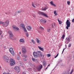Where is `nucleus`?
I'll return each instance as SVG.
<instances>
[{
	"label": "nucleus",
	"instance_id": "4d7b16f0",
	"mask_svg": "<svg viewBox=\"0 0 74 74\" xmlns=\"http://www.w3.org/2000/svg\"><path fill=\"white\" fill-rule=\"evenodd\" d=\"M14 16H15L16 15V14H13Z\"/></svg>",
	"mask_w": 74,
	"mask_h": 74
},
{
	"label": "nucleus",
	"instance_id": "cd10ccee",
	"mask_svg": "<svg viewBox=\"0 0 74 74\" xmlns=\"http://www.w3.org/2000/svg\"><path fill=\"white\" fill-rule=\"evenodd\" d=\"M17 60H19V59H20V58H19V56H17Z\"/></svg>",
	"mask_w": 74,
	"mask_h": 74
},
{
	"label": "nucleus",
	"instance_id": "473e14b6",
	"mask_svg": "<svg viewBox=\"0 0 74 74\" xmlns=\"http://www.w3.org/2000/svg\"><path fill=\"white\" fill-rule=\"evenodd\" d=\"M47 57H50L51 56V54H48L47 55Z\"/></svg>",
	"mask_w": 74,
	"mask_h": 74
},
{
	"label": "nucleus",
	"instance_id": "de8ad7c7",
	"mask_svg": "<svg viewBox=\"0 0 74 74\" xmlns=\"http://www.w3.org/2000/svg\"><path fill=\"white\" fill-rule=\"evenodd\" d=\"M33 3V4H32V6L33 7H35V6H34V4H33V3Z\"/></svg>",
	"mask_w": 74,
	"mask_h": 74
},
{
	"label": "nucleus",
	"instance_id": "bb28decb",
	"mask_svg": "<svg viewBox=\"0 0 74 74\" xmlns=\"http://www.w3.org/2000/svg\"><path fill=\"white\" fill-rule=\"evenodd\" d=\"M20 42H24V40L22 39H21L20 40Z\"/></svg>",
	"mask_w": 74,
	"mask_h": 74
},
{
	"label": "nucleus",
	"instance_id": "338daca9",
	"mask_svg": "<svg viewBox=\"0 0 74 74\" xmlns=\"http://www.w3.org/2000/svg\"><path fill=\"white\" fill-rule=\"evenodd\" d=\"M47 68H48V67H46V68L45 69V70H47Z\"/></svg>",
	"mask_w": 74,
	"mask_h": 74
},
{
	"label": "nucleus",
	"instance_id": "9b49d317",
	"mask_svg": "<svg viewBox=\"0 0 74 74\" xmlns=\"http://www.w3.org/2000/svg\"><path fill=\"white\" fill-rule=\"evenodd\" d=\"M12 27L13 29H14L15 30H19V28L16 27V26L15 25H12Z\"/></svg>",
	"mask_w": 74,
	"mask_h": 74
},
{
	"label": "nucleus",
	"instance_id": "5fc2aeb1",
	"mask_svg": "<svg viewBox=\"0 0 74 74\" xmlns=\"http://www.w3.org/2000/svg\"><path fill=\"white\" fill-rule=\"evenodd\" d=\"M3 74H7V73H3Z\"/></svg>",
	"mask_w": 74,
	"mask_h": 74
},
{
	"label": "nucleus",
	"instance_id": "69168bd1",
	"mask_svg": "<svg viewBox=\"0 0 74 74\" xmlns=\"http://www.w3.org/2000/svg\"><path fill=\"white\" fill-rule=\"evenodd\" d=\"M65 47H66V48L67 47V45H65Z\"/></svg>",
	"mask_w": 74,
	"mask_h": 74
},
{
	"label": "nucleus",
	"instance_id": "a211bd4d",
	"mask_svg": "<svg viewBox=\"0 0 74 74\" xmlns=\"http://www.w3.org/2000/svg\"><path fill=\"white\" fill-rule=\"evenodd\" d=\"M48 8V6H46V7H45L44 8L42 9V10H43L44 11H45L46 10H47Z\"/></svg>",
	"mask_w": 74,
	"mask_h": 74
},
{
	"label": "nucleus",
	"instance_id": "c9c22d12",
	"mask_svg": "<svg viewBox=\"0 0 74 74\" xmlns=\"http://www.w3.org/2000/svg\"><path fill=\"white\" fill-rule=\"evenodd\" d=\"M62 74H69V73H68V72H64L62 73Z\"/></svg>",
	"mask_w": 74,
	"mask_h": 74
},
{
	"label": "nucleus",
	"instance_id": "603ef678",
	"mask_svg": "<svg viewBox=\"0 0 74 74\" xmlns=\"http://www.w3.org/2000/svg\"><path fill=\"white\" fill-rule=\"evenodd\" d=\"M55 15L56 16V15H58V13H56L55 14Z\"/></svg>",
	"mask_w": 74,
	"mask_h": 74
},
{
	"label": "nucleus",
	"instance_id": "58836bf2",
	"mask_svg": "<svg viewBox=\"0 0 74 74\" xmlns=\"http://www.w3.org/2000/svg\"><path fill=\"white\" fill-rule=\"evenodd\" d=\"M40 29L41 30H44V28L42 27H40Z\"/></svg>",
	"mask_w": 74,
	"mask_h": 74
},
{
	"label": "nucleus",
	"instance_id": "4468645a",
	"mask_svg": "<svg viewBox=\"0 0 74 74\" xmlns=\"http://www.w3.org/2000/svg\"><path fill=\"white\" fill-rule=\"evenodd\" d=\"M27 28L29 31L30 30H32V27L30 26H28L27 27Z\"/></svg>",
	"mask_w": 74,
	"mask_h": 74
},
{
	"label": "nucleus",
	"instance_id": "0e129e2a",
	"mask_svg": "<svg viewBox=\"0 0 74 74\" xmlns=\"http://www.w3.org/2000/svg\"><path fill=\"white\" fill-rule=\"evenodd\" d=\"M52 28H53V25L52 24Z\"/></svg>",
	"mask_w": 74,
	"mask_h": 74
},
{
	"label": "nucleus",
	"instance_id": "a18cd8bd",
	"mask_svg": "<svg viewBox=\"0 0 74 74\" xmlns=\"http://www.w3.org/2000/svg\"><path fill=\"white\" fill-rule=\"evenodd\" d=\"M34 71H36V68H34L33 69Z\"/></svg>",
	"mask_w": 74,
	"mask_h": 74
},
{
	"label": "nucleus",
	"instance_id": "052dcab7",
	"mask_svg": "<svg viewBox=\"0 0 74 74\" xmlns=\"http://www.w3.org/2000/svg\"><path fill=\"white\" fill-rule=\"evenodd\" d=\"M58 55H59V53H58L57 54V56H58Z\"/></svg>",
	"mask_w": 74,
	"mask_h": 74
},
{
	"label": "nucleus",
	"instance_id": "ea45409f",
	"mask_svg": "<svg viewBox=\"0 0 74 74\" xmlns=\"http://www.w3.org/2000/svg\"><path fill=\"white\" fill-rule=\"evenodd\" d=\"M70 2L69 1H67V4H68V5H69V4H70Z\"/></svg>",
	"mask_w": 74,
	"mask_h": 74
},
{
	"label": "nucleus",
	"instance_id": "20e7f679",
	"mask_svg": "<svg viewBox=\"0 0 74 74\" xmlns=\"http://www.w3.org/2000/svg\"><path fill=\"white\" fill-rule=\"evenodd\" d=\"M38 13L40 15H42V16H45V17H46V18H48V16H47V14L43 12L40 11H38Z\"/></svg>",
	"mask_w": 74,
	"mask_h": 74
},
{
	"label": "nucleus",
	"instance_id": "6ab92c4d",
	"mask_svg": "<svg viewBox=\"0 0 74 74\" xmlns=\"http://www.w3.org/2000/svg\"><path fill=\"white\" fill-rule=\"evenodd\" d=\"M41 69H42V65L41 64L40 66L39 67L38 69V70H40Z\"/></svg>",
	"mask_w": 74,
	"mask_h": 74
},
{
	"label": "nucleus",
	"instance_id": "8fccbe9b",
	"mask_svg": "<svg viewBox=\"0 0 74 74\" xmlns=\"http://www.w3.org/2000/svg\"><path fill=\"white\" fill-rule=\"evenodd\" d=\"M72 22L73 23H74V18H73L72 20Z\"/></svg>",
	"mask_w": 74,
	"mask_h": 74
},
{
	"label": "nucleus",
	"instance_id": "7ed1b4c3",
	"mask_svg": "<svg viewBox=\"0 0 74 74\" xmlns=\"http://www.w3.org/2000/svg\"><path fill=\"white\" fill-rule=\"evenodd\" d=\"M66 29H68L69 27H70V24H71L70 22L69 21V20H67L66 21Z\"/></svg>",
	"mask_w": 74,
	"mask_h": 74
},
{
	"label": "nucleus",
	"instance_id": "ddd939ff",
	"mask_svg": "<svg viewBox=\"0 0 74 74\" xmlns=\"http://www.w3.org/2000/svg\"><path fill=\"white\" fill-rule=\"evenodd\" d=\"M38 47L39 49L40 50V51H43V52H44V49L43 48H42L39 46H38Z\"/></svg>",
	"mask_w": 74,
	"mask_h": 74
},
{
	"label": "nucleus",
	"instance_id": "1a4fd4ad",
	"mask_svg": "<svg viewBox=\"0 0 74 74\" xmlns=\"http://www.w3.org/2000/svg\"><path fill=\"white\" fill-rule=\"evenodd\" d=\"M3 57L4 60H7L6 62H9V60H10L8 57L6 56H3Z\"/></svg>",
	"mask_w": 74,
	"mask_h": 74
},
{
	"label": "nucleus",
	"instance_id": "6e6552de",
	"mask_svg": "<svg viewBox=\"0 0 74 74\" xmlns=\"http://www.w3.org/2000/svg\"><path fill=\"white\" fill-rule=\"evenodd\" d=\"M9 24V21L8 20H7L5 21V22L3 23V25L4 26H5V27H7L8 25V24Z\"/></svg>",
	"mask_w": 74,
	"mask_h": 74
},
{
	"label": "nucleus",
	"instance_id": "c85d7f7f",
	"mask_svg": "<svg viewBox=\"0 0 74 74\" xmlns=\"http://www.w3.org/2000/svg\"><path fill=\"white\" fill-rule=\"evenodd\" d=\"M25 34H26L27 37L29 36V34H28V32H26L25 33Z\"/></svg>",
	"mask_w": 74,
	"mask_h": 74
},
{
	"label": "nucleus",
	"instance_id": "2f4dec72",
	"mask_svg": "<svg viewBox=\"0 0 74 74\" xmlns=\"http://www.w3.org/2000/svg\"><path fill=\"white\" fill-rule=\"evenodd\" d=\"M23 57H24V58H27V56L26 55H24Z\"/></svg>",
	"mask_w": 74,
	"mask_h": 74
},
{
	"label": "nucleus",
	"instance_id": "dca6fc26",
	"mask_svg": "<svg viewBox=\"0 0 74 74\" xmlns=\"http://www.w3.org/2000/svg\"><path fill=\"white\" fill-rule=\"evenodd\" d=\"M50 3L52 5H53V6H54V7H56V5L53 4V1H51V2H50Z\"/></svg>",
	"mask_w": 74,
	"mask_h": 74
},
{
	"label": "nucleus",
	"instance_id": "39448f33",
	"mask_svg": "<svg viewBox=\"0 0 74 74\" xmlns=\"http://www.w3.org/2000/svg\"><path fill=\"white\" fill-rule=\"evenodd\" d=\"M20 27H22L25 32H27V30H26V28L25 27V25H24V24H21L20 25Z\"/></svg>",
	"mask_w": 74,
	"mask_h": 74
},
{
	"label": "nucleus",
	"instance_id": "9d476101",
	"mask_svg": "<svg viewBox=\"0 0 74 74\" xmlns=\"http://www.w3.org/2000/svg\"><path fill=\"white\" fill-rule=\"evenodd\" d=\"M22 52L24 54H25V53H26V48H22Z\"/></svg>",
	"mask_w": 74,
	"mask_h": 74
},
{
	"label": "nucleus",
	"instance_id": "e2e57ef3",
	"mask_svg": "<svg viewBox=\"0 0 74 74\" xmlns=\"http://www.w3.org/2000/svg\"><path fill=\"white\" fill-rule=\"evenodd\" d=\"M1 37L2 38L3 37V36L1 35Z\"/></svg>",
	"mask_w": 74,
	"mask_h": 74
},
{
	"label": "nucleus",
	"instance_id": "13d9d810",
	"mask_svg": "<svg viewBox=\"0 0 74 74\" xmlns=\"http://www.w3.org/2000/svg\"><path fill=\"white\" fill-rule=\"evenodd\" d=\"M3 48H5V46H3Z\"/></svg>",
	"mask_w": 74,
	"mask_h": 74
},
{
	"label": "nucleus",
	"instance_id": "f3484780",
	"mask_svg": "<svg viewBox=\"0 0 74 74\" xmlns=\"http://www.w3.org/2000/svg\"><path fill=\"white\" fill-rule=\"evenodd\" d=\"M40 21L41 22H42V23H46V22H47V21H45L44 20L41 19Z\"/></svg>",
	"mask_w": 74,
	"mask_h": 74
},
{
	"label": "nucleus",
	"instance_id": "393cba45",
	"mask_svg": "<svg viewBox=\"0 0 74 74\" xmlns=\"http://www.w3.org/2000/svg\"><path fill=\"white\" fill-rule=\"evenodd\" d=\"M32 60L33 61V62H36V60H37V59H35L34 58H32Z\"/></svg>",
	"mask_w": 74,
	"mask_h": 74
},
{
	"label": "nucleus",
	"instance_id": "09e8293b",
	"mask_svg": "<svg viewBox=\"0 0 74 74\" xmlns=\"http://www.w3.org/2000/svg\"><path fill=\"white\" fill-rule=\"evenodd\" d=\"M56 13V11H55L54 12V14H55Z\"/></svg>",
	"mask_w": 74,
	"mask_h": 74
},
{
	"label": "nucleus",
	"instance_id": "f03ea898",
	"mask_svg": "<svg viewBox=\"0 0 74 74\" xmlns=\"http://www.w3.org/2000/svg\"><path fill=\"white\" fill-rule=\"evenodd\" d=\"M8 33L9 35V38H10V39H11L12 40H15V39H13L12 38L13 37H14V35H13V34H12V32L10 31H9L8 32Z\"/></svg>",
	"mask_w": 74,
	"mask_h": 74
},
{
	"label": "nucleus",
	"instance_id": "79ce46f5",
	"mask_svg": "<svg viewBox=\"0 0 74 74\" xmlns=\"http://www.w3.org/2000/svg\"><path fill=\"white\" fill-rule=\"evenodd\" d=\"M50 29H48L47 30V32H50Z\"/></svg>",
	"mask_w": 74,
	"mask_h": 74
},
{
	"label": "nucleus",
	"instance_id": "a878e982",
	"mask_svg": "<svg viewBox=\"0 0 74 74\" xmlns=\"http://www.w3.org/2000/svg\"><path fill=\"white\" fill-rule=\"evenodd\" d=\"M65 37V35H64V34H63L62 36V41H63V39Z\"/></svg>",
	"mask_w": 74,
	"mask_h": 74
},
{
	"label": "nucleus",
	"instance_id": "423d86ee",
	"mask_svg": "<svg viewBox=\"0 0 74 74\" xmlns=\"http://www.w3.org/2000/svg\"><path fill=\"white\" fill-rule=\"evenodd\" d=\"M14 69L16 71V73H19L20 72V69H19V68L18 66H16Z\"/></svg>",
	"mask_w": 74,
	"mask_h": 74
},
{
	"label": "nucleus",
	"instance_id": "a19ab883",
	"mask_svg": "<svg viewBox=\"0 0 74 74\" xmlns=\"http://www.w3.org/2000/svg\"><path fill=\"white\" fill-rule=\"evenodd\" d=\"M3 32L1 31L0 30V35H1V34H2Z\"/></svg>",
	"mask_w": 74,
	"mask_h": 74
},
{
	"label": "nucleus",
	"instance_id": "f257e3e1",
	"mask_svg": "<svg viewBox=\"0 0 74 74\" xmlns=\"http://www.w3.org/2000/svg\"><path fill=\"white\" fill-rule=\"evenodd\" d=\"M33 55L34 58H38V57H40L42 56V54L41 53V52L40 51H38L37 52H34L33 53Z\"/></svg>",
	"mask_w": 74,
	"mask_h": 74
},
{
	"label": "nucleus",
	"instance_id": "f704fd0d",
	"mask_svg": "<svg viewBox=\"0 0 74 74\" xmlns=\"http://www.w3.org/2000/svg\"><path fill=\"white\" fill-rule=\"evenodd\" d=\"M4 22H2V21H0V24L1 25H3V24Z\"/></svg>",
	"mask_w": 74,
	"mask_h": 74
},
{
	"label": "nucleus",
	"instance_id": "774afa93",
	"mask_svg": "<svg viewBox=\"0 0 74 74\" xmlns=\"http://www.w3.org/2000/svg\"><path fill=\"white\" fill-rule=\"evenodd\" d=\"M50 66V64L48 65V66Z\"/></svg>",
	"mask_w": 74,
	"mask_h": 74
},
{
	"label": "nucleus",
	"instance_id": "7c9ffc66",
	"mask_svg": "<svg viewBox=\"0 0 74 74\" xmlns=\"http://www.w3.org/2000/svg\"><path fill=\"white\" fill-rule=\"evenodd\" d=\"M16 14H20L21 13V11H18V12H16Z\"/></svg>",
	"mask_w": 74,
	"mask_h": 74
},
{
	"label": "nucleus",
	"instance_id": "5701e85b",
	"mask_svg": "<svg viewBox=\"0 0 74 74\" xmlns=\"http://www.w3.org/2000/svg\"><path fill=\"white\" fill-rule=\"evenodd\" d=\"M60 25H61L62 23V22L61 21L59 20V19H57Z\"/></svg>",
	"mask_w": 74,
	"mask_h": 74
},
{
	"label": "nucleus",
	"instance_id": "b1692460",
	"mask_svg": "<svg viewBox=\"0 0 74 74\" xmlns=\"http://www.w3.org/2000/svg\"><path fill=\"white\" fill-rule=\"evenodd\" d=\"M62 62V60H60V61H59V62H58L57 64V65L55 67H56V66H58V64H59L60 63V62Z\"/></svg>",
	"mask_w": 74,
	"mask_h": 74
},
{
	"label": "nucleus",
	"instance_id": "e433bc0d",
	"mask_svg": "<svg viewBox=\"0 0 74 74\" xmlns=\"http://www.w3.org/2000/svg\"><path fill=\"white\" fill-rule=\"evenodd\" d=\"M31 41H32V42H33V43L34 44H35V41L33 40L32 39L31 40Z\"/></svg>",
	"mask_w": 74,
	"mask_h": 74
},
{
	"label": "nucleus",
	"instance_id": "680f3d73",
	"mask_svg": "<svg viewBox=\"0 0 74 74\" xmlns=\"http://www.w3.org/2000/svg\"><path fill=\"white\" fill-rule=\"evenodd\" d=\"M19 53H20V55H21V52H20Z\"/></svg>",
	"mask_w": 74,
	"mask_h": 74
},
{
	"label": "nucleus",
	"instance_id": "412c9836",
	"mask_svg": "<svg viewBox=\"0 0 74 74\" xmlns=\"http://www.w3.org/2000/svg\"><path fill=\"white\" fill-rule=\"evenodd\" d=\"M10 53L12 56H14V55H15V53H14V51H13L12 52H10Z\"/></svg>",
	"mask_w": 74,
	"mask_h": 74
},
{
	"label": "nucleus",
	"instance_id": "c756f323",
	"mask_svg": "<svg viewBox=\"0 0 74 74\" xmlns=\"http://www.w3.org/2000/svg\"><path fill=\"white\" fill-rule=\"evenodd\" d=\"M26 60H27V59L25 58H23V61H24V62H26Z\"/></svg>",
	"mask_w": 74,
	"mask_h": 74
},
{
	"label": "nucleus",
	"instance_id": "3c124183",
	"mask_svg": "<svg viewBox=\"0 0 74 74\" xmlns=\"http://www.w3.org/2000/svg\"><path fill=\"white\" fill-rule=\"evenodd\" d=\"M29 65H30V66H33V64H30Z\"/></svg>",
	"mask_w": 74,
	"mask_h": 74
},
{
	"label": "nucleus",
	"instance_id": "bf43d9fd",
	"mask_svg": "<svg viewBox=\"0 0 74 74\" xmlns=\"http://www.w3.org/2000/svg\"><path fill=\"white\" fill-rule=\"evenodd\" d=\"M69 42H70L68 41V42H67V44H68V43H69Z\"/></svg>",
	"mask_w": 74,
	"mask_h": 74
},
{
	"label": "nucleus",
	"instance_id": "4c0bfd02",
	"mask_svg": "<svg viewBox=\"0 0 74 74\" xmlns=\"http://www.w3.org/2000/svg\"><path fill=\"white\" fill-rule=\"evenodd\" d=\"M65 49H66V48H65V49H63V51H62V53H63V52H64V50H65Z\"/></svg>",
	"mask_w": 74,
	"mask_h": 74
},
{
	"label": "nucleus",
	"instance_id": "2eb2a0df",
	"mask_svg": "<svg viewBox=\"0 0 74 74\" xmlns=\"http://www.w3.org/2000/svg\"><path fill=\"white\" fill-rule=\"evenodd\" d=\"M72 58V57H71V56H68L67 58V59L69 60H70Z\"/></svg>",
	"mask_w": 74,
	"mask_h": 74
},
{
	"label": "nucleus",
	"instance_id": "864d4df0",
	"mask_svg": "<svg viewBox=\"0 0 74 74\" xmlns=\"http://www.w3.org/2000/svg\"><path fill=\"white\" fill-rule=\"evenodd\" d=\"M57 57H58V56H55V58H57Z\"/></svg>",
	"mask_w": 74,
	"mask_h": 74
},
{
	"label": "nucleus",
	"instance_id": "f8f14e48",
	"mask_svg": "<svg viewBox=\"0 0 74 74\" xmlns=\"http://www.w3.org/2000/svg\"><path fill=\"white\" fill-rule=\"evenodd\" d=\"M36 40L37 42V44H40V42H41V41L40 40H38V38H36Z\"/></svg>",
	"mask_w": 74,
	"mask_h": 74
},
{
	"label": "nucleus",
	"instance_id": "49530a36",
	"mask_svg": "<svg viewBox=\"0 0 74 74\" xmlns=\"http://www.w3.org/2000/svg\"><path fill=\"white\" fill-rule=\"evenodd\" d=\"M33 3V4H32V6L33 7H35V6H34V4H33V3Z\"/></svg>",
	"mask_w": 74,
	"mask_h": 74
},
{
	"label": "nucleus",
	"instance_id": "c03bdc74",
	"mask_svg": "<svg viewBox=\"0 0 74 74\" xmlns=\"http://www.w3.org/2000/svg\"><path fill=\"white\" fill-rule=\"evenodd\" d=\"M71 44L70 43H69V45L68 46L69 47H71Z\"/></svg>",
	"mask_w": 74,
	"mask_h": 74
},
{
	"label": "nucleus",
	"instance_id": "0eeeda50",
	"mask_svg": "<svg viewBox=\"0 0 74 74\" xmlns=\"http://www.w3.org/2000/svg\"><path fill=\"white\" fill-rule=\"evenodd\" d=\"M10 64L11 66H13L15 63V60H13V59H11L10 60Z\"/></svg>",
	"mask_w": 74,
	"mask_h": 74
},
{
	"label": "nucleus",
	"instance_id": "37998d69",
	"mask_svg": "<svg viewBox=\"0 0 74 74\" xmlns=\"http://www.w3.org/2000/svg\"><path fill=\"white\" fill-rule=\"evenodd\" d=\"M67 40L68 41H70V38H67Z\"/></svg>",
	"mask_w": 74,
	"mask_h": 74
},
{
	"label": "nucleus",
	"instance_id": "4be33fe9",
	"mask_svg": "<svg viewBox=\"0 0 74 74\" xmlns=\"http://www.w3.org/2000/svg\"><path fill=\"white\" fill-rule=\"evenodd\" d=\"M42 63L43 66H44V67H45V66H46L47 63H46V62H45L44 61H43Z\"/></svg>",
	"mask_w": 74,
	"mask_h": 74
},
{
	"label": "nucleus",
	"instance_id": "aec40b11",
	"mask_svg": "<svg viewBox=\"0 0 74 74\" xmlns=\"http://www.w3.org/2000/svg\"><path fill=\"white\" fill-rule=\"evenodd\" d=\"M9 50L10 52H12V51H14L13 49L12 48H10L9 49Z\"/></svg>",
	"mask_w": 74,
	"mask_h": 74
},
{
	"label": "nucleus",
	"instance_id": "6e6d98bb",
	"mask_svg": "<svg viewBox=\"0 0 74 74\" xmlns=\"http://www.w3.org/2000/svg\"><path fill=\"white\" fill-rule=\"evenodd\" d=\"M23 74H26V73L25 72H23Z\"/></svg>",
	"mask_w": 74,
	"mask_h": 74
},
{
	"label": "nucleus",
	"instance_id": "72a5a7b5",
	"mask_svg": "<svg viewBox=\"0 0 74 74\" xmlns=\"http://www.w3.org/2000/svg\"><path fill=\"white\" fill-rule=\"evenodd\" d=\"M32 16H33V17H34V18H36V15H35L34 14H32Z\"/></svg>",
	"mask_w": 74,
	"mask_h": 74
}]
</instances>
